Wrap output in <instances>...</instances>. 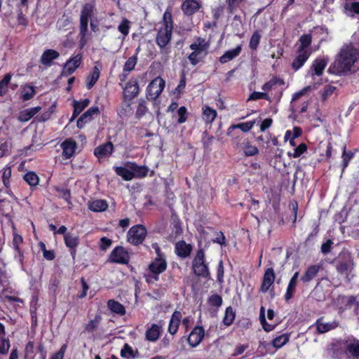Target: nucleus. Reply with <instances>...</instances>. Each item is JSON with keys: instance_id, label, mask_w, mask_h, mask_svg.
Masks as SVG:
<instances>
[{"instance_id": "58", "label": "nucleus", "mask_w": 359, "mask_h": 359, "mask_svg": "<svg viewBox=\"0 0 359 359\" xmlns=\"http://www.w3.org/2000/svg\"><path fill=\"white\" fill-rule=\"evenodd\" d=\"M243 0H226L229 12L232 13L243 2Z\"/></svg>"}, {"instance_id": "59", "label": "nucleus", "mask_w": 359, "mask_h": 359, "mask_svg": "<svg viewBox=\"0 0 359 359\" xmlns=\"http://www.w3.org/2000/svg\"><path fill=\"white\" fill-rule=\"evenodd\" d=\"M336 90V87L331 86V85H327L325 86L323 93L322 94L323 99L325 100L328 97H330L331 95L333 94L334 90Z\"/></svg>"}, {"instance_id": "52", "label": "nucleus", "mask_w": 359, "mask_h": 359, "mask_svg": "<svg viewBox=\"0 0 359 359\" xmlns=\"http://www.w3.org/2000/svg\"><path fill=\"white\" fill-rule=\"evenodd\" d=\"M260 39H261V35L259 33V32H257V31L255 32L250 38V43H249L250 48L252 50H255L259 43Z\"/></svg>"}, {"instance_id": "47", "label": "nucleus", "mask_w": 359, "mask_h": 359, "mask_svg": "<svg viewBox=\"0 0 359 359\" xmlns=\"http://www.w3.org/2000/svg\"><path fill=\"white\" fill-rule=\"evenodd\" d=\"M130 21L126 18L123 19L120 25L118 26V31L126 37L129 34Z\"/></svg>"}, {"instance_id": "13", "label": "nucleus", "mask_w": 359, "mask_h": 359, "mask_svg": "<svg viewBox=\"0 0 359 359\" xmlns=\"http://www.w3.org/2000/svg\"><path fill=\"white\" fill-rule=\"evenodd\" d=\"M275 278L276 276L273 269L272 268L266 269L264 274L260 291L264 293L266 292L269 290L270 287L273 284Z\"/></svg>"}, {"instance_id": "55", "label": "nucleus", "mask_w": 359, "mask_h": 359, "mask_svg": "<svg viewBox=\"0 0 359 359\" xmlns=\"http://www.w3.org/2000/svg\"><path fill=\"white\" fill-rule=\"evenodd\" d=\"M288 341V337L285 335H280L275 338L273 341V346L276 348H280Z\"/></svg>"}, {"instance_id": "1", "label": "nucleus", "mask_w": 359, "mask_h": 359, "mask_svg": "<svg viewBox=\"0 0 359 359\" xmlns=\"http://www.w3.org/2000/svg\"><path fill=\"white\" fill-rule=\"evenodd\" d=\"M359 69V49L353 44L344 45L328 72L336 75H346Z\"/></svg>"}, {"instance_id": "43", "label": "nucleus", "mask_w": 359, "mask_h": 359, "mask_svg": "<svg viewBox=\"0 0 359 359\" xmlns=\"http://www.w3.org/2000/svg\"><path fill=\"white\" fill-rule=\"evenodd\" d=\"M100 320H101V316H96L94 319L90 320L86 325V330L88 332H93V331H95L100 323Z\"/></svg>"}, {"instance_id": "10", "label": "nucleus", "mask_w": 359, "mask_h": 359, "mask_svg": "<svg viewBox=\"0 0 359 359\" xmlns=\"http://www.w3.org/2000/svg\"><path fill=\"white\" fill-rule=\"evenodd\" d=\"M346 339L335 341L330 344L327 348L328 354L333 358H340L342 355H346L345 349Z\"/></svg>"}, {"instance_id": "31", "label": "nucleus", "mask_w": 359, "mask_h": 359, "mask_svg": "<svg viewBox=\"0 0 359 359\" xmlns=\"http://www.w3.org/2000/svg\"><path fill=\"white\" fill-rule=\"evenodd\" d=\"M100 71L97 65H95L92 72L86 79V87L88 89H90L95 84L100 77Z\"/></svg>"}, {"instance_id": "38", "label": "nucleus", "mask_w": 359, "mask_h": 359, "mask_svg": "<svg viewBox=\"0 0 359 359\" xmlns=\"http://www.w3.org/2000/svg\"><path fill=\"white\" fill-rule=\"evenodd\" d=\"M24 180L31 187H35L39 184V177L34 172H28L24 175Z\"/></svg>"}, {"instance_id": "16", "label": "nucleus", "mask_w": 359, "mask_h": 359, "mask_svg": "<svg viewBox=\"0 0 359 359\" xmlns=\"http://www.w3.org/2000/svg\"><path fill=\"white\" fill-rule=\"evenodd\" d=\"M297 56L294 59L292 67L294 70H298L302 67L311 55L310 50H302L298 49Z\"/></svg>"}, {"instance_id": "17", "label": "nucleus", "mask_w": 359, "mask_h": 359, "mask_svg": "<svg viewBox=\"0 0 359 359\" xmlns=\"http://www.w3.org/2000/svg\"><path fill=\"white\" fill-rule=\"evenodd\" d=\"M82 55L79 53L71 57L65 64L64 70L67 74H72L81 65Z\"/></svg>"}, {"instance_id": "60", "label": "nucleus", "mask_w": 359, "mask_h": 359, "mask_svg": "<svg viewBox=\"0 0 359 359\" xmlns=\"http://www.w3.org/2000/svg\"><path fill=\"white\" fill-rule=\"evenodd\" d=\"M187 108L185 107H181L179 108L177 111V114L179 116V118L177 120L178 123H183L187 121Z\"/></svg>"}, {"instance_id": "20", "label": "nucleus", "mask_w": 359, "mask_h": 359, "mask_svg": "<svg viewBox=\"0 0 359 359\" xmlns=\"http://www.w3.org/2000/svg\"><path fill=\"white\" fill-rule=\"evenodd\" d=\"M139 93V86L136 81L128 82L123 90L126 99L132 100Z\"/></svg>"}, {"instance_id": "7", "label": "nucleus", "mask_w": 359, "mask_h": 359, "mask_svg": "<svg viewBox=\"0 0 359 359\" xmlns=\"http://www.w3.org/2000/svg\"><path fill=\"white\" fill-rule=\"evenodd\" d=\"M147 235L146 229L140 224L133 226L128 232V241L133 245L141 243Z\"/></svg>"}, {"instance_id": "6", "label": "nucleus", "mask_w": 359, "mask_h": 359, "mask_svg": "<svg viewBox=\"0 0 359 359\" xmlns=\"http://www.w3.org/2000/svg\"><path fill=\"white\" fill-rule=\"evenodd\" d=\"M167 262L163 257H156L149 266V274L147 280L158 279V275L165 271Z\"/></svg>"}, {"instance_id": "3", "label": "nucleus", "mask_w": 359, "mask_h": 359, "mask_svg": "<svg viewBox=\"0 0 359 359\" xmlns=\"http://www.w3.org/2000/svg\"><path fill=\"white\" fill-rule=\"evenodd\" d=\"M95 8L93 4L90 3L85 4L81 9L80 15L79 25V45L83 48L87 43V33L88 30V21L95 15Z\"/></svg>"}, {"instance_id": "35", "label": "nucleus", "mask_w": 359, "mask_h": 359, "mask_svg": "<svg viewBox=\"0 0 359 359\" xmlns=\"http://www.w3.org/2000/svg\"><path fill=\"white\" fill-rule=\"evenodd\" d=\"M64 238L66 245L71 249H74L79 245V237L73 233H66Z\"/></svg>"}, {"instance_id": "54", "label": "nucleus", "mask_w": 359, "mask_h": 359, "mask_svg": "<svg viewBox=\"0 0 359 359\" xmlns=\"http://www.w3.org/2000/svg\"><path fill=\"white\" fill-rule=\"evenodd\" d=\"M55 189L58 193L60 197L65 199L68 203H70L71 194L69 189L57 187H55Z\"/></svg>"}, {"instance_id": "9", "label": "nucleus", "mask_w": 359, "mask_h": 359, "mask_svg": "<svg viewBox=\"0 0 359 359\" xmlns=\"http://www.w3.org/2000/svg\"><path fill=\"white\" fill-rule=\"evenodd\" d=\"M202 8V4L197 0H184L182 5L181 9L183 13L187 16H191Z\"/></svg>"}, {"instance_id": "2", "label": "nucleus", "mask_w": 359, "mask_h": 359, "mask_svg": "<svg viewBox=\"0 0 359 359\" xmlns=\"http://www.w3.org/2000/svg\"><path fill=\"white\" fill-rule=\"evenodd\" d=\"M161 26L156 36V43L161 48H165L170 42L172 34V19L170 11H166L163 16Z\"/></svg>"}, {"instance_id": "15", "label": "nucleus", "mask_w": 359, "mask_h": 359, "mask_svg": "<svg viewBox=\"0 0 359 359\" xmlns=\"http://www.w3.org/2000/svg\"><path fill=\"white\" fill-rule=\"evenodd\" d=\"M100 114V109L97 107L89 108L77 121V126L79 128L84 127L85 124L90 121L94 115L97 116Z\"/></svg>"}, {"instance_id": "18", "label": "nucleus", "mask_w": 359, "mask_h": 359, "mask_svg": "<svg viewBox=\"0 0 359 359\" xmlns=\"http://www.w3.org/2000/svg\"><path fill=\"white\" fill-rule=\"evenodd\" d=\"M114 149L113 144L108 142L104 144L100 145L96 147L94 151V154L98 158H102L111 154Z\"/></svg>"}, {"instance_id": "33", "label": "nucleus", "mask_w": 359, "mask_h": 359, "mask_svg": "<svg viewBox=\"0 0 359 359\" xmlns=\"http://www.w3.org/2000/svg\"><path fill=\"white\" fill-rule=\"evenodd\" d=\"M241 148L246 156H252L259 153L257 147L251 144L248 140H245L241 144Z\"/></svg>"}, {"instance_id": "4", "label": "nucleus", "mask_w": 359, "mask_h": 359, "mask_svg": "<svg viewBox=\"0 0 359 359\" xmlns=\"http://www.w3.org/2000/svg\"><path fill=\"white\" fill-rule=\"evenodd\" d=\"M209 43L205 39L198 37L190 45L192 52L188 55L190 63L195 66L208 55Z\"/></svg>"}, {"instance_id": "44", "label": "nucleus", "mask_w": 359, "mask_h": 359, "mask_svg": "<svg viewBox=\"0 0 359 359\" xmlns=\"http://www.w3.org/2000/svg\"><path fill=\"white\" fill-rule=\"evenodd\" d=\"M300 46L299 49L302 50H310L309 47L311 43V36L310 34H304L299 39Z\"/></svg>"}, {"instance_id": "39", "label": "nucleus", "mask_w": 359, "mask_h": 359, "mask_svg": "<svg viewBox=\"0 0 359 359\" xmlns=\"http://www.w3.org/2000/svg\"><path fill=\"white\" fill-rule=\"evenodd\" d=\"M35 95V90L33 86H25L22 88V97L23 100H29Z\"/></svg>"}, {"instance_id": "24", "label": "nucleus", "mask_w": 359, "mask_h": 359, "mask_svg": "<svg viewBox=\"0 0 359 359\" xmlns=\"http://www.w3.org/2000/svg\"><path fill=\"white\" fill-rule=\"evenodd\" d=\"M241 45L237 46L235 48L226 51L220 57L219 62L222 64L226 63L236 57L241 52Z\"/></svg>"}, {"instance_id": "34", "label": "nucleus", "mask_w": 359, "mask_h": 359, "mask_svg": "<svg viewBox=\"0 0 359 359\" xmlns=\"http://www.w3.org/2000/svg\"><path fill=\"white\" fill-rule=\"evenodd\" d=\"M137 353V350H134L128 344H125L121 350V356L123 358L134 359Z\"/></svg>"}, {"instance_id": "28", "label": "nucleus", "mask_w": 359, "mask_h": 359, "mask_svg": "<svg viewBox=\"0 0 359 359\" xmlns=\"http://www.w3.org/2000/svg\"><path fill=\"white\" fill-rule=\"evenodd\" d=\"M328 62L329 59L326 57L316 59L312 66L314 69L315 74L317 76L322 75Z\"/></svg>"}, {"instance_id": "49", "label": "nucleus", "mask_w": 359, "mask_h": 359, "mask_svg": "<svg viewBox=\"0 0 359 359\" xmlns=\"http://www.w3.org/2000/svg\"><path fill=\"white\" fill-rule=\"evenodd\" d=\"M255 123V121H248L245 123H238L237 125H233L230 127V128H239L243 132H248L252 129Z\"/></svg>"}, {"instance_id": "25", "label": "nucleus", "mask_w": 359, "mask_h": 359, "mask_svg": "<svg viewBox=\"0 0 359 359\" xmlns=\"http://www.w3.org/2000/svg\"><path fill=\"white\" fill-rule=\"evenodd\" d=\"M88 206L93 212H103L108 208V203L105 200L97 199L89 201Z\"/></svg>"}, {"instance_id": "50", "label": "nucleus", "mask_w": 359, "mask_h": 359, "mask_svg": "<svg viewBox=\"0 0 359 359\" xmlns=\"http://www.w3.org/2000/svg\"><path fill=\"white\" fill-rule=\"evenodd\" d=\"M302 135V129L299 127H294L293 130H287L285 134V141H287V140L292 138H297L299 137Z\"/></svg>"}, {"instance_id": "64", "label": "nucleus", "mask_w": 359, "mask_h": 359, "mask_svg": "<svg viewBox=\"0 0 359 359\" xmlns=\"http://www.w3.org/2000/svg\"><path fill=\"white\" fill-rule=\"evenodd\" d=\"M248 348V344H239L234 349L232 356L241 355Z\"/></svg>"}, {"instance_id": "56", "label": "nucleus", "mask_w": 359, "mask_h": 359, "mask_svg": "<svg viewBox=\"0 0 359 359\" xmlns=\"http://www.w3.org/2000/svg\"><path fill=\"white\" fill-rule=\"evenodd\" d=\"M209 304L212 306L219 307L222 304V299L219 294H212L208 298Z\"/></svg>"}, {"instance_id": "32", "label": "nucleus", "mask_w": 359, "mask_h": 359, "mask_svg": "<svg viewBox=\"0 0 359 359\" xmlns=\"http://www.w3.org/2000/svg\"><path fill=\"white\" fill-rule=\"evenodd\" d=\"M107 306L111 312L119 316H123L126 313L125 307L117 301L110 299L107 302Z\"/></svg>"}, {"instance_id": "26", "label": "nucleus", "mask_w": 359, "mask_h": 359, "mask_svg": "<svg viewBox=\"0 0 359 359\" xmlns=\"http://www.w3.org/2000/svg\"><path fill=\"white\" fill-rule=\"evenodd\" d=\"M191 251L190 245H187L184 241H179L175 245V252L181 257H188Z\"/></svg>"}, {"instance_id": "62", "label": "nucleus", "mask_w": 359, "mask_h": 359, "mask_svg": "<svg viewBox=\"0 0 359 359\" xmlns=\"http://www.w3.org/2000/svg\"><path fill=\"white\" fill-rule=\"evenodd\" d=\"M332 244L333 242L331 240H327L325 243H323L320 248L321 252L324 255L328 254L331 251Z\"/></svg>"}, {"instance_id": "61", "label": "nucleus", "mask_w": 359, "mask_h": 359, "mask_svg": "<svg viewBox=\"0 0 359 359\" xmlns=\"http://www.w3.org/2000/svg\"><path fill=\"white\" fill-rule=\"evenodd\" d=\"M67 348V345L63 344L60 349L57 353L53 354L50 359H63Z\"/></svg>"}, {"instance_id": "22", "label": "nucleus", "mask_w": 359, "mask_h": 359, "mask_svg": "<svg viewBox=\"0 0 359 359\" xmlns=\"http://www.w3.org/2000/svg\"><path fill=\"white\" fill-rule=\"evenodd\" d=\"M320 265L309 266L306 269L304 274L302 276L301 280L303 281L304 283L310 282L312 279H313L316 276V275L318 274V273L320 271Z\"/></svg>"}, {"instance_id": "19", "label": "nucleus", "mask_w": 359, "mask_h": 359, "mask_svg": "<svg viewBox=\"0 0 359 359\" xmlns=\"http://www.w3.org/2000/svg\"><path fill=\"white\" fill-rule=\"evenodd\" d=\"M62 148V156L65 158L68 159L71 158L75 153L76 144L72 140H67L61 144Z\"/></svg>"}, {"instance_id": "45", "label": "nucleus", "mask_w": 359, "mask_h": 359, "mask_svg": "<svg viewBox=\"0 0 359 359\" xmlns=\"http://www.w3.org/2000/svg\"><path fill=\"white\" fill-rule=\"evenodd\" d=\"M259 319L262 327L266 332H270L273 330L274 326L271 324H269L266 320L264 307H262L260 309Z\"/></svg>"}, {"instance_id": "23", "label": "nucleus", "mask_w": 359, "mask_h": 359, "mask_svg": "<svg viewBox=\"0 0 359 359\" xmlns=\"http://www.w3.org/2000/svg\"><path fill=\"white\" fill-rule=\"evenodd\" d=\"M59 57V53L53 49H48L43 52L41 57V62L46 66H50L52 61Z\"/></svg>"}, {"instance_id": "12", "label": "nucleus", "mask_w": 359, "mask_h": 359, "mask_svg": "<svg viewBox=\"0 0 359 359\" xmlns=\"http://www.w3.org/2000/svg\"><path fill=\"white\" fill-rule=\"evenodd\" d=\"M346 355L354 358H359V340L348 337L345 343Z\"/></svg>"}, {"instance_id": "48", "label": "nucleus", "mask_w": 359, "mask_h": 359, "mask_svg": "<svg viewBox=\"0 0 359 359\" xmlns=\"http://www.w3.org/2000/svg\"><path fill=\"white\" fill-rule=\"evenodd\" d=\"M137 61V57L136 55H133L130 57L128 60L125 62L123 66V70L125 72H131L134 69Z\"/></svg>"}, {"instance_id": "21", "label": "nucleus", "mask_w": 359, "mask_h": 359, "mask_svg": "<svg viewBox=\"0 0 359 359\" xmlns=\"http://www.w3.org/2000/svg\"><path fill=\"white\" fill-rule=\"evenodd\" d=\"M161 332V326L156 324H152L151 326L147 330L145 337L148 341H156L159 338Z\"/></svg>"}, {"instance_id": "51", "label": "nucleus", "mask_w": 359, "mask_h": 359, "mask_svg": "<svg viewBox=\"0 0 359 359\" xmlns=\"http://www.w3.org/2000/svg\"><path fill=\"white\" fill-rule=\"evenodd\" d=\"M11 79V74H8L5 75L1 81H0V95H4L6 94L8 88V84L10 82Z\"/></svg>"}, {"instance_id": "5", "label": "nucleus", "mask_w": 359, "mask_h": 359, "mask_svg": "<svg viewBox=\"0 0 359 359\" xmlns=\"http://www.w3.org/2000/svg\"><path fill=\"white\" fill-rule=\"evenodd\" d=\"M193 269L194 273L198 276L208 277L210 276V271L208 265L205 263V253L201 249L196 252L193 261Z\"/></svg>"}, {"instance_id": "27", "label": "nucleus", "mask_w": 359, "mask_h": 359, "mask_svg": "<svg viewBox=\"0 0 359 359\" xmlns=\"http://www.w3.org/2000/svg\"><path fill=\"white\" fill-rule=\"evenodd\" d=\"M338 325V322L335 320L328 323H324L322 321V320L319 319L316 322L317 330L320 333H325L337 327Z\"/></svg>"}, {"instance_id": "29", "label": "nucleus", "mask_w": 359, "mask_h": 359, "mask_svg": "<svg viewBox=\"0 0 359 359\" xmlns=\"http://www.w3.org/2000/svg\"><path fill=\"white\" fill-rule=\"evenodd\" d=\"M5 330L4 326L0 323V353L6 354L10 348V341L4 338Z\"/></svg>"}, {"instance_id": "46", "label": "nucleus", "mask_w": 359, "mask_h": 359, "mask_svg": "<svg viewBox=\"0 0 359 359\" xmlns=\"http://www.w3.org/2000/svg\"><path fill=\"white\" fill-rule=\"evenodd\" d=\"M23 239L22 237L17 233H14L13 239V248L18 252L19 255V259L22 261V255L20 251L19 245L22 243Z\"/></svg>"}, {"instance_id": "8", "label": "nucleus", "mask_w": 359, "mask_h": 359, "mask_svg": "<svg viewBox=\"0 0 359 359\" xmlns=\"http://www.w3.org/2000/svg\"><path fill=\"white\" fill-rule=\"evenodd\" d=\"M165 86V81L160 77L154 79L147 88L148 100H155L161 93Z\"/></svg>"}, {"instance_id": "11", "label": "nucleus", "mask_w": 359, "mask_h": 359, "mask_svg": "<svg viewBox=\"0 0 359 359\" xmlns=\"http://www.w3.org/2000/svg\"><path fill=\"white\" fill-rule=\"evenodd\" d=\"M109 259L111 262L127 264L129 260V255L123 247H116L111 252Z\"/></svg>"}, {"instance_id": "41", "label": "nucleus", "mask_w": 359, "mask_h": 359, "mask_svg": "<svg viewBox=\"0 0 359 359\" xmlns=\"http://www.w3.org/2000/svg\"><path fill=\"white\" fill-rule=\"evenodd\" d=\"M217 116V111L209 107L203 109V118L208 123H212Z\"/></svg>"}, {"instance_id": "14", "label": "nucleus", "mask_w": 359, "mask_h": 359, "mask_svg": "<svg viewBox=\"0 0 359 359\" xmlns=\"http://www.w3.org/2000/svg\"><path fill=\"white\" fill-rule=\"evenodd\" d=\"M205 332L201 327H196L189 334L187 341L191 347L197 346L202 341Z\"/></svg>"}, {"instance_id": "40", "label": "nucleus", "mask_w": 359, "mask_h": 359, "mask_svg": "<svg viewBox=\"0 0 359 359\" xmlns=\"http://www.w3.org/2000/svg\"><path fill=\"white\" fill-rule=\"evenodd\" d=\"M235 319V313L231 306L226 309L223 323L225 325L229 326Z\"/></svg>"}, {"instance_id": "63", "label": "nucleus", "mask_w": 359, "mask_h": 359, "mask_svg": "<svg viewBox=\"0 0 359 359\" xmlns=\"http://www.w3.org/2000/svg\"><path fill=\"white\" fill-rule=\"evenodd\" d=\"M224 265L223 262L222 260L219 261L218 267H217V280L219 283L223 282V278H224Z\"/></svg>"}, {"instance_id": "37", "label": "nucleus", "mask_w": 359, "mask_h": 359, "mask_svg": "<svg viewBox=\"0 0 359 359\" xmlns=\"http://www.w3.org/2000/svg\"><path fill=\"white\" fill-rule=\"evenodd\" d=\"M114 170L116 173L125 180H131L134 177L133 172L126 169V168L116 167Z\"/></svg>"}, {"instance_id": "57", "label": "nucleus", "mask_w": 359, "mask_h": 359, "mask_svg": "<svg viewBox=\"0 0 359 359\" xmlns=\"http://www.w3.org/2000/svg\"><path fill=\"white\" fill-rule=\"evenodd\" d=\"M306 145L304 143H302L294 149V153L292 154L288 153V155L292 156L293 158H297L300 156L304 151H306Z\"/></svg>"}, {"instance_id": "53", "label": "nucleus", "mask_w": 359, "mask_h": 359, "mask_svg": "<svg viewBox=\"0 0 359 359\" xmlns=\"http://www.w3.org/2000/svg\"><path fill=\"white\" fill-rule=\"evenodd\" d=\"M11 176V169L10 167H6L2 170V182L6 187L10 185V177Z\"/></svg>"}, {"instance_id": "30", "label": "nucleus", "mask_w": 359, "mask_h": 359, "mask_svg": "<svg viewBox=\"0 0 359 359\" xmlns=\"http://www.w3.org/2000/svg\"><path fill=\"white\" fill-rule=\"evenodd\" d=\"M298 277H299V272L294 273V274L291 278V279L289 282V284H288V286H287V288L286 290V293L285 294V298L287 301L290 299L293 296V294L295 291V288H296V286L297 284Z\"/></svg>"}, {"instance_id": "42", "label": "nucleus", "mask_w": 359, "mask_h": 359, "mask_svg": "<svg viewBox=\"0 0 359 359\" xmlns=\"http://www.w3.org/2000/svg\"><path fill=\"white\" fill-rule=\"evenodd\" d=\"M352 266L353 263L351 260L341 261L337 266V270L340 273H344L350 271Z\"/></svg>"}, {"instance_id": "36", "label": "nucleus", "mask_w": 359, "mask_h": 359, "mask_svg": "<svg viewBox=\"0 0 359 359\" xmlns=\"http://www.w3.org/2000/svg\"><path fill=\"white\" fill-rule=\"evenodd\" d=\"M90 103L88 99H85L81 102H74L73 118L77 116Z\"/></svg>"}]
</instances>
